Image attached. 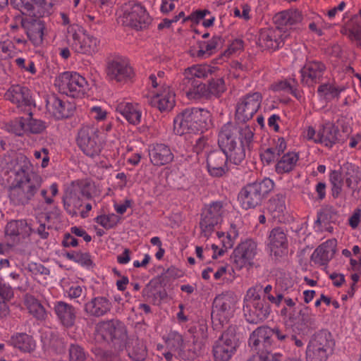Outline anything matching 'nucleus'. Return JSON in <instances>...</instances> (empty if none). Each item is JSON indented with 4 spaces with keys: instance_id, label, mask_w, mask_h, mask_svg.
Masks as SVG:
<instances>
[{
    "instance_id": "nucleus-1",
    "label": "nucleus",
    "mask_w": 361,
    "mask_h": 361,
    "mask_svg": "<svg viewBox=\"0 0 361 361\" xmlns=\"http://www.w3.org/2000/svg\"><path fill=\"white\" fill-rule=\"evenodd\" d=\"M302 20V13L298 10H286L278 13L274 17L276 27L263 28L259 32L258 45L268 50L279 49L290 37L295 30L293 27Z\"/></svg>"
},
{
    "instance_id": "nucleus-2",
    "label": "nucleus",
    "mask_w": 361,
    "mask_h": 361,
    "mask_svg": "<svg viewBox=\"0 0 361 361\" xmlns=\"http://www.w3.org/2000/svg\"><path fill=\"white\" fill-rule=\"evenodd\" d=\"M211 113L202 108H188L176 116L173 120V130L176 134L203 132L212 126Z\"/></svg>"
},
{
    "instance_id": "nucleus-3",
    "label": "nucleus",
    "mask_w": 361,
    "mask_h": 361,
    "mask_svg": "<svg viewBox=\"0 0 361 361\" xmlns=\"http://www.w3.org/2000/svg\"><path fill=\"white\" fill-rule=\"evenodd\" d=\"M94 338L98 343L111 345L116 349L122 350L128 338L126 327L118 319L100 321L95 325Z\"/></svg>"
},
{
    "instance_id": "nucleus-4",
    "label": "nucleus",
    "mask_w": 361,
    "mask_h": 361,
    "mask_svg": "<svg viewBox=\"0 0 361 361\" xmlns=\"http://www.w3.org/2000/svg\"><path fill=\"white\" fill-rule=\"evenodd\" d=\"M164 339L168 350L173 351L176 357L183 360H194L202 350L203 345L201 342L195 338L192 341L188 340L175 331H171Z\"/></svg>"
},
{
    "instance_id": "nucleus-5",
    "label": "nucleus",
    "mask_w": 361,
    "mask_h": 361,
    "mask_svg": "<svg viewBox=\"0 0 361 361\" xmlns=\"http://www.w3.org/2000/svg\"><path fill=\"white\" fill-rule=\"evenodd\" d=\"M274 186L270 178L262 181L249 183L245 185L238 194V200L245 209L255 208L259 205Z\"/></svg>"
},
{
    "instance_id": "nucleus-6",
    "label": "nucleus",
    "mask_w": 361,
    "mask_h": 361,
    "mask_svg": "<svg viewBox=\"0 0 361 361\" xmlns=\"http://www.w3.org/2000/svg\"><path fill=\"white\" fill-rule=\"evenodd\" d=\"M67 37L75 52L92 55L99 51L100 40L88 34L80 25L73 24L67 28Z\"/></svg>"
},
{
    "instance_id": "nucleus-7",
    "label": "nucleus",
    "mask_w": 361,
    "mask_h": 361,
    "mask_svg": "<svg viewBox=\"0 0 361 361\" xmlns=\"http://www.w3.org/2000/svg\"><path fill=\"white\" fill-rule=\"evenodd\" d=\"M227 202L217 201L207 205L201 214L200 227L203 236L209 238L222 221L223 216L231 209Z\"/></svg>"
},
{
    "instance_id": "nucleus-8",
    "label": "nucleus",
    "mask_w": 361,
    "mask_h": 361,
    "mask_svg": "<svg viewBox=\"0 0 361 361\" xmlns=\"http://www.w3.org/2000/svg\"><path fill=\"white\" fill-rule=\"evenodd\" d=\"M118 21L124 26L140 30L148 27L151 18L140 4L130 1L122 6Z\"/></svg>"
},
{
    "instance_id": "nucleus-9",
    "label": "nucleus",
    "mask_w": 361,
    "mask_h": 361,
    "mask_svg": "<svg viewBox=\"0 0 361 361\" xmlns=\"http://www.w3.org/2000/svg\"><path fill=\"white\" fill-rule=\"evenodd\" d=\"M59 91L73 98H81L87 93L89 85L86 79L76 72H63L55 80Z\"/></svg>"
},
{
    "instance_id": "nucleus-10",
    "label": "nucleus",
    "mask_w": 361,
    "mask_h": 361,
    "mask_svg": "<svg viewBox=\"0 0 361 361\" xmlns=\"http://www.w3.org/2000/svg\"><path fill=\"white\" fill-rule=\"evenodd\" d=\"M334 341L332 335L326 330L316 333L310 340L306 350L307 361H326L331 353Z\"/></svg>"
},
{
    "instance_id": "nucleus-11",
    "label": "nucleus",
    "mask_w": 361,
    "mask_h": 361,
    "mask_svg": "<svg viewBox=\"0 0 361 361\" xmlns=\"http://www.w3.org/2000/svg\"><path fill=\"white\" fill-rule=\"evenodd\" d=\"M43 179L14 180L9 188V198L15 205H26L34 198Z\"/></svg>"
},
{
    "instance_id": "nucleus-12",
    "label": "nucleus",
    "mask_w": 361,
    "mask_h": 361,
    "mask_svg": "<svg viewBox=\"0 0 361 361\" xmlns=\"http://www.w3.org/2000/svg\"><path fill=\"white\" fill-rule=\"evenodd\" d=\"M76 142L84 154L92 158L99 155L103 147L100 132L93 126L81 127L78 130Z\"/></svg>"
},
{
    "instance_id": "nucleus-13",
    "label": "nucleus",
    "mask_w": 361,
    "mask_h": 361,
    "mask_svg": "<svg viewBox=\"0 0 361 361\" xmlns=\"http://www.w3.org/2000/svg\"><path fill=\"white\" fill-rule=\"evenodd\" d=\"M262 99L259 92H250L240 97L235 108L236 119L243 123L251 119L260 108Z\"/></svg>"
},
{
    "instance_id": "nucleus-14",
    "label": "nucleus",
    "mask_w": 361,
    "mask_h": 361,
    "mask_svg": "<svg viewBox=\"0 0 361 361\" xmlns=\"http://www.w3.org/2000/svg\"><path fill=\"white\" fill-rule=\"evenodd\" d=\"M253 135L249 127L242 128L241 138H238V142L233 143L228 148L223 149L228 160L234 164H240L245 158L246 150H250L252 147Z\"/></svg>"
},
{
    "instance_id": "nucleus-15",
    "label": "nucleus",
    "mask_w": 361,
    "mask_h": 361,
    "mask_svg": "<svg viewBox=\"0 0 361 361\" xmlns=\"http://www.w3.org/2000/svg\"><path fill=\"white\" fill-rule=\"evenodd\" d=\"M238 343L234 329L229 328L221 337L216 341L213 347V355L215 361H228L235 351Z\"/></svg>"
},
{
    "instance_id": "nucleus-16",
    "label": "nucleus",
    "mask_w": 361,
    "mask_h": 361,
    "mask_svg": "<svg viewBox=\"0 0 361 361\" xmlns=\"http://www.w3.org/2000/svg\"><path fill=\"white\" fill-rule=\"evenodd\" d=\"M235 302L236 298L231 293L216 296L213 302L212 319L218 320L221 324L226 323L234 312Z\"/></svg>"
},
{
    "instance_id": "nucleus-17",
    "label": "nucleus",
    "mask_w": 361,
    "mask_h": 361,
    "mask_svg": "<svg viewBox=\"0 0 361 361\" xmlns=\"http://www.w3.org/2000/svg\"><path fill=\"white\" fill-rule=\"evenodd\" d=\"M90 193L86 191L85 185L73 183L69 187L63 197V206L67 212L75 216L82 206V197L90 198Z\"/></svg>"
},
{
    "instance_id": "nucleus-18",
    "label": "nucleus",
    "mask_w": 361,
    "mask_h": 361,
    "mask_svg": "<svg viewBox=\"0 0 361 361\" xmlns=\"http://www.w3.org/2000/svg\"><path fill=\"white\" fill-rule=\"evenodd\" d=\"M106 75L110 80L126 82L133 78L134 73L126 59L116 57L108 62Z\"/></svg>"
},
{
    "instance_id": "nucleus-19",
    "label": "nucleus",
    "mask_w": 361,
    "mask_h": 361,
    "mask_svg": "<svg viewBox=\"0 0 361 361\" xmlns=\"http://www.w3.org/2000/svg\"><path fill=\"white\" fill-rule=\"evenodd\" d=\"M257 254V244L252 240H247L239 244L231 255L233 263L237 269L250 266Z\"/></svg>"
},
{
    "instance_id": "nucleus-20",
    "label": "nucleus",
    "mask_w": 361,
    "mask_h": 361,
    "mask_svg": "<svg viewBox=\"0 0 361 361\" xmlns=\"http://www.w3.org/2000/svg\"><path fill=\"white\" fill-rule=\"evenodd\" d=\"M206 161L207 171L213 177H222L228 171V157L222 149L208 153Z\"/></svg>"
},
{
    "instance_id": "nucleus-21",
    "label": "nucleus",
    "mask_w": 361,
    "mask_h": 361,
    "mask_svg": "<svg viewBox=\"0 0 361 361\" xmlns=\"http://www.w3.org/2000/svg\"><path fill=\"white\" fill-rule=\"evenodd\" d=\"M297 310L289 315V321L294 330L303 332L315 324L314 315L307 306L300 305Z\"/></svg>"
},
{
    "instance_id": "nucleus-22",
    "label": "nucleus",
    "mask_w": 361,
    "mask_h": 361,
    "mask_svg": "<svg viewBox=\"0 0 361 361\" xmlns=\"http://www.w3.org/2000/svg\"><path fill=\"white\" fill-rule=\"evenodd\" d=\"M272 329L261 326L255 330L250 336L249 345L261 354L268 352L271 345Z\"/></svg>"
},
{
    "instance_id": "nucleus-23",
    "label": "nucleus",
    "mask_w": 361,
    "mask_h": 361,
    "mask_svg": "<svg viewBox=\"0 0 361 361\" xmlns=\"http://www.w3.org/2000/svg\"><path fill=\"white\" fill-rule=\"evenodd\" d=\"M5 97L22 111H26L27 108L32 105L29 89L20 85H12L6 92Z\"/></svg>"
},
{
    "instance_id": "nucleus-24",
    "label": "nucleus",
    "mask_w": 361,
    "mask_h": 361,
    "mask_svg": "<svg viewBox=\"0 0 361 361\" xmlns=\"http://www.w3.org/2000/svg\"><path fill=\"white\" fill-rule=\"evenodd\" d=\"M112 309V302L109 298L97 296L92 298L84 305L85 312L90 317H102L106 315Z\"/></svg>"
},
{
    "instance_id": "nucleus-25",
    "label": "nucleus",
    "mask_w": 361,
    "mask_h": 361,
    "mask_svg": "<svg viewBox=\"0 0 361 361\" xmlns=\"http://www.w3.org/2000/svg\"><path fill=\"white\" fill-rule=\"evenodd\" d=\"M148 156L154 166H163L171 162L173 154L170 147L163 143H153L148 146Z\"/></svg>"
},
{
    "instance_id": "nucleus-26",
    "label": "nucleus",
    "mask_w": 361,
    "mask_h": 361,
    "mask_svg": "<svg viewBox=\"0 0 361 361\" xmlns=\"http://www.w3.org/2000/svg\"><path fill=\"white\" fill-rule=\"evenodd\" d=\"M243 311L247 321L249 323L257 324L264 321L270 313V307L264 300L243 306Z\"/></svg>"
},
{
    "instance_id": "nucleus-27",
    "label": "nucleus",
    "mask_w": 361,
    "mask_h": 361,
    "mask_svg": "<svg viewBox=\"0 0 361 361\" xmlns=\"http://www.w3.org/2000/svg\"><path fill=\"white\" fill-rule=\"evenodd\" d=\"M325 71V66L318 61L307 63L300 70L301 82L312 86L319 82Z\"/></svg>"
},
{
    "instance_id": "nucleus-28",
    "label": "nucleus",
    "mask_w": 361,
    "mask_h": 361,
    "mask_svg": "<svg viewBox=\"0 0 361 361\" xmlns=\"http://www.w3.org/2000/svg\"><path fill=\"white\" fill-rule=\"evenodd\" d=\"M150 103L160 111H169L175 106V94L169 86H162L152 97Z\"/></svg>"
},
{
    "instance_id": "nucleus-29",
    "label": "nucleus",
    "mask_w": 361,
    "mask_h": 361,
    "mask_svg": "<svg viewBox=\"0 0 361 361\" xmlns=\"http://www.w3.org/2000/svg\"><path fill=\"white\" fill-rule=\"evenodd\" d=\"M45 128L46 125L44 121L32 118V114L29 113L27 118L22 117L16 121L14 131L18 135L26 133L39 134L42 133Z\"/></svg>"
},
{
    "instance_id": "nucleus-30",
    "label": "nucleus",
    "mask_w": 361,
    "mask_h": 361,
    "mask_svg": "<svg viewBox=\"0 0 361 361\" xmlns=\"http://www.w3.org/2000/svg\"><path fill=\"white\" fill-rule=\"evenodd\" d=\"M21 26L26 32L29 39L35 46L39 45L43 41L44 22L39 19L24 18L21 20Z\"/></svg>"
},
{
    "instance_id": "nucleus-31",
    "label": "nucleus",
    "mask_w": 361,
    "mask_h": 361,
    "mask_svg": "<svg viewBox=\"0 0 361 361\" xmlns=\"http://www.w3.org/2000/svg\"><path fill=\"white\" fill-rule=\"evenodd\" d=\"M47 108L56 119L69 117L75 109L73 104L63 101L55 96L51 97L47 100Z\"/></svg>"
},
{
    "instance_id": "nucleus-32",
    "label": "nucleus",
    "mask_w": 361,
    "mask_h": 361,
    "mask_svg": "<svg viewBox=\"0 0 361 361\" xmlns=\"http://www.w3.org/2000/svg\"><path fill=\"white\" fill-rule=\"evenodd\" d=\"M336 240H328L321 244L312 254L311 259L317 264L326 265L336 252Z\"/></svg>"
},
{
    "instance_id": "nucleus-33",
    "label": "nucleus",
    "mask_w": 361,
    "mask_h": 361,
    "mask_svg": "<svg viewBox=\"0 0 361 361\" xmlns=\"http://www.w3.org/2000/svg\"><path fill=\"white\" fill-rule=\"evenodd\" d=\"M241 138V128L228 123L222 126L219 133L218 144L221 149L228 148Z\"/></svg>"
},
{
    "instance_id": "nucleus-34",
    "label": "nucleus",
    "mask_w": 361,
    "mask_h": 361,
    "mask_svg": "<svg viewBox=\"0 0 361 361\" xmlns=\"http://www.w3.org/2000/svg\"><path fill=\"white\" fill-rule=\"evenodd\" d=\"M54 310L61 323L66 327L74 325L76 319L75 309L70 304L63 301H56Z\"/></svg>"
},
{
    "instance_id": "nucleus-35",
    "label": "nucleus",
    "mask_w": 361,
    "mask_h": 361,
    "mask_svg": "<svg viewBox=\"0 0 361 361\" xmlns=\"http://www.w3.org/2000/svg\"><path fill=\"white\" fill-rule=\"evenodd\" d=\"M270 252L275 256L281 255L287 249L288 240L284 230L275 228L271 230L269 236Z\"/></svg>"
},
{
    "instance_id": "nucleus-36",
    "label": "nucleus",
    "mask_w": 361,
    "mask_h": 361,
    "mask_svg": "<svg viewBox=\"0 0 361 361\" xmlns=\"http://www.w3.org/2000/svg\"><path fill=\"white\" fill-rule=\"evenodd\" d=\"M116 111L122 115L130 124L137 125L140 123L142 112L137 104L127 102L118 104Z\"/></svg>"
},
{
    "instance_id": "nucleus-37",
    "label": "nucleus",
    "mask_w": 361,
    "mask_h": 361,
    "mask_svg": "<svg viewBox=\"0 0 361 361\" xmlns=\"http://www.w3.org/2000/svg\"><path fill=\"white\" fill-rule=\"evenodd\" d=\"M18 166L15 172L14 180L42 179V176L34 171V166L30 159L22 156L18 159Z\"/></svg>"
},
{
    "instance_id": "nucleus-38",
    "label": "nucleus",
    "mask_w": 361,
    "mask_h": 361,
    "mask_svg": "<svg viewBox=\"0 0 361 361\" xmlns=\"http://www.w3.org/2000/svg\"><path fill=\"white\" fill-rule=\"evenodd\" d=\"M267 209L274 219L281 221L286 211L285 194L274 195L268 202Z\"/></svg>"
},
{
    "instance_id": "nucleus-39",
    "label": "nucleus",
    "mask_w": 361,
    "mask_h": 361,
    "mask_svg": "<svg viewBox=\"0 0 361 361\" xmlns=\"http://www.w3.org/2000/svg\"><path fill=\"white\" fill-rule=\"evenodd\" d=\"M340 173L344 180L346 186L355 190L361 180V173L360 169L355 165L347 164L341 168Z\"/></svg>"
},
{
    "instance_id": "nucleus-40",
    "label": "nucleus",
    "mask_w": 361,
    "mask_h": 361,
    "mask_svg": "<svg viewBox=\"0 0 361 361\" xmlns=\"http://www.w3.org/2000/svg\"><path fill=\"white\" fill-rule=\"evenodd\" d=\"M338 129L335 126L327 122L324 123L317 133V140L326 146L331 147L338 140Z\"/></svg>"
},
{
    "instance_id": "nucleus-41",
    "label": "nucleus",
    "mask_w": 361,
    "mask_h": 361,
    "mask_svg": "<svg viewBox=\"0 0 361 361\" xmlns=\"http://www.w3.org/2000/svg\"><path fill=\"white\" fill-rule=\"evenodd\" d=\"M11 344L25 353H30L35 349L36 344L32 337L25 333H17L11 336Z\"/></svg>"
},
{
    "instance_id": "nucleus-42",
    "label": "nucleus",
    "mask_w": 361,
    "mask_h": 361,
    "mask_svg": "<svg viewBox=\"0 0 361 361\" xmlns=\"http://www.w3.org/2000/svg\"><path fill=\"white\" fill-rule=\"evenodd\" d=\"M24 303L29 312L38 320H44L47 317V312L40 302L30 294H26L24 297Z\"/></svg>"
},
{
    "instance_id": "nucleus-43",
    "label": "nucleus",
    "mask_w": 361,
    "mask_h": 361,
    "mask_svg": "<svg viewBox=\"0 0 361 361\" xmlns=\"http://www.w3.org/2000/svg\"><path fill=\"white\" fill-rule=\"evenodd\" d=\"M298 159V154L295 152H288L284 154L276 164V171L278 173L291 171L296 166Z\"/></svg>"
},
{
    "instance_id": "nucleus-44",
    "label": "nucleus",
    "mask_w": 361,
    "mask_h": 361,
    "mask_svg": "<svg viewBox=\"0 0 361 361\" xmlns=\"http://www.w3.org/2000/svg\"><path fill=\"white\" fill-rule=\"evenodd\" d=\"M58 2L59 0H35L30 16L38 19L49 16L52 13L53 6Z\"/></svg>"
},
{
    "instance_id": "nucleus-45",
    "label": "nucleus",
    "mask_w": 361,
    "mask_h": 361,
    "mask_svg": "<svg viewBox=\"0 0 361 361\" xmlns=\"http://www.w3.org/2000/svg\"><path fill=\"white\" fill-rule=\"evenodd\" d=\"M212 73V68L207 65H196L192 66L185 70L184 80L190 84L195 78H205Z\"/></svg>"
},
{
    "instance_id": "nucleus-46",
    "label": "nucleus",
    "mask_w": 361,
    "mask_h": 361,
    "mask_svg": "<svg viewBox=\"0 0 361 361\" xmlns=\"http://www.w3.org/2000/svg\"><path fill=\"white\" fill-rule=\"evenodd\" d=\"M190 83L189 90L186 92V95L190 99H209V92L207 86L198 81L192 80Z\"/></svg>"
},
{
    "instance_id": "nucleus-47",
    "label": "nucleus",
    "mask_w": 361,
    "mask_h": 361,
    "mask_svg": "<svg viewBox=\"0 0 361 361\" xmlns=\"http://www.w3.org/2000/svg\"><path fill=\"white\" fill-rule=\"evenodd\" d=\"M345 89L344 86L336 87L331 84L325 83L318 87L317 92L324 99L331 100L334 98H338L340 93L344 91Z\"/></svg>"
},
{
    "instance_id": "nucleus-48",
    "label": "nucleus",
    "mask_w": 361,
    "mask_h": 361,
    "mask_svg": "<svg viewBox=\"0 0 361 361\" xmlns=\"http://www.w3.org/2000/svg\"><path fill=\"white\" fill-rule=\"evenodd\" d=\"M219 39L218 37H212L207 42H200L197 56L202 59L210 56L216 49Z\"/></svg>"
},
{
    "instance_id": "nucleus-49",
    "label": "nucleus",
    "mask_w": 361,
    "mask_h": 361,
    "mask_svg": "<svg viewBox=\"0 0 361 361\" xmlns=\"http://www.w3.org/2000/svg\"><path fill=\"white\" fill-rule=\"evenodd\" d=\"M89 354L80 345L71 344L68 348V361H91Z\"/></svg>"
},
{
    "instance_id": "nucleus-50",
    "label": "nucleus",
    "mask_w": 361,
    "mask_h": 361,
    "mask_svg": "<svg viewBox=\"0 0 361 361\" xmlns=\"http://www.w3.org/2000/svg\"><path fill=\"white\" fill-rule=\"evenodd\" d=\"M329 181L331 185V194L334 198H338L342 192L344 180L338 171H333L329 175Z\"/></svg>"
},
{
    "instance_id": "nucleus-51",
    "label": "nucleus",
    "mask_w": 361,
    "mask_h": 361,
    "mask_svg": "<svg viewBox=\"0 0 361 361\" xmlns=\"http://www.w3.org/2000/svg\"><path fill=\"white\" fill-rule=\"evenodd\" d=\"M207 86L209 98L212 96L219 97L226 90L224 81L222 78L213 79Z\"/></svg>"
},
{
    "instance_id": "nucleus-52",
    "label": "nucleus",
    "mask_w": 361,
    "mask_h": 361,
    "mask_svg": "<svg viewBox=\"0 0 361 361\" xmlns=\"http://www.w3.org/2000/svg\"><path fill=\"white\" fill-rule=\"evenodd\" d=\"M262 288V287L261 286L250 288L244 298L245 304L243 306H249L250 304H254L262 300L259 293Z\"/></svg>"
},
{
    "instance_id": "nucleus-53",
    "label": "nucleus",
    "mask_w": 361,
    "mask_h": 361,
    "mask_svg": "<svg viewBox=\"0 0 361 361\" xmlns=\"http://www.w3.org/2000/svg\"><path fill=\"white\" fill-rule=\"evenodd\" d=\"M35 0H11V4L13 8L19 10L23 14L31 15L32 5Z\"/></svg>"
},
{
    "instance_id": "nucleus-54",
    "label": "nucleus",
    "mask_w": 361,
    "mask_h": 361,
    "mask_svg": "<svg viewBox=\"0 0 361 361\" xmlns=\"http://www.w3.org/2000/svg\"><path fill=\"white\" fill-rule=\"evenodd\" d=\"M96 222L106 229L115 226L118 222V216L114 214L100 215L96 218Z\"/></svg>"
},
{
    "instance_id": "nucleus-55",
    "label": "nucleus",
    "mask_w": 361,
    "mask_h": 361,
    "mask_svg": "<svg viewBox=\"0 0 361 361\" xmlns=\"http://www.w3.org/2000/svg\"><path fill=\"white\" fill-rule=\"evenodd\" d=\"M9 276L16 282V283L15 284V288L23 292L27 290L29 286L27 277L21 276L19 274L16 272H11L9 274Z\"/></svg>"
},
{
    "instance_id": "nucleus-56",
    "label": "nucleus",
    "mask_w": 361,
    "mask_h": 361,
    "mask_svg": "<svg viewBox=\"0 0 361 361\" xmlns=\"http://www.w3.org/2000/svg\"><path fill=\"white\" fill-rule=\"evenodd\" d=\"M67 295L71 299H84L86 296V288L79 285H73L67 290Z\"/></svg>"
},
{
    "instance_id": "nucleus-57",
    "label": "nucleus",
    "mask_w": 361,
    "mask_h": 361,
    "mask_svg": "<svg viewBox=\"0 0 361 361\" xmlns=\"http://www.w3.org/2000/svg\"><path fill=\"white\" fill-rule=\"evenodd\" d=\"M281 355L279 353H267L266 354H260L257 355H254L247 361H281Z\"/></svg>"
},
{
    "instance_id": "nucleus-58",
    "label": "nucleus",
    "mask_w": 361,
    "mask_h": 361,
    "mask_svg": "<svg viewBox=\"0 0 361 361\" xmlns=\"http://www.w3.org/2000/svg\"><path fill=\"white\" fill-rule=\"evenodd\" d=\"M49 189L51 194V196L47 195V189H42L40 191V195L44 199V201L47 204H51L54 202L53 197H55L59 192L58 185L56 183H52L50 185Z\"/></svg>"
},
{
    "instance_id": "nucleus-59",
    "label": "nucleus",
    "mask_w": 361,
    "mask_h": 361,
    "mask_svg": "<svg viewBox=\"0 0 361 361\" xmlns=\"http://www.w3.org/2000/svg\"><path fill=\"white\" fill-rule=\"evenodd\" d=\"M27 270L33 274L49 275L50 271L43 264L36 262H30L27 265Z\"/></svg>"
},
{
    "instance_id": "nucleus-60",
    "label": "nucleus",
    "mask_w": 361,
    "mask_h": 361,
    "mask_svg": "<svg viewBox=\"0 0 361 361\" xmlns=\"http://www.w3.org/2000/svg\"><path fill=\"white\" fill-rule=\"evenodd\" d=\"M147 356L146 348L144 345L135 346L133 351L130 353V357L136 361H142Z\"/></svg>"
},
{
    "instance_id": "nucleus-61",
    "label": "nucleus",
    "mask_w": 361,
    "mask_h": 361,
    "mask_svg": "<svg viewBox=\"0 0 361 361\" xmlns=\"http://www.w3.org/2000/svg\"><path fill=\"white\" fill-rule=\"evenodd\" d=\"M13 296V290L10 285L5 283H0V299L8 302Z\"/></svg>"
},
{
    "instance_id": "nucleus-62",
    "label": "nucleus",
    "mask_w": 361,
    "mask_h": 361,
    "mask_svg": "<svg viewBox=\"0 0 361 361\" xmlns=\"http://www.w3.org/2000/svg\"><path fill=\"white\" fill-rule=\"evenodd\" d=\"M243 49V42L241 39H237L233 40L229 45L228 49L224 51V55L229 57L231 55L242 50Z\"/></svg>"
},
{
    "instance_id": "nucleus-63",
    "label": "nucleus",
    "mask_w": 361,
    "mask_h": 361,
    "mask_svg": "<svg viewBox=\"0 0 361 361\" xmlns=\"http://www.w3.org/2000/svg\"><path fill=\"white\" fill-rule=\"evenodd\" d=\"M34 157L36 159H42L41 166L45 168L48 166L49 161V150L47 148H42L41 150L34 152Z\"/></svg>"
},
{
    "instance_id": "nucleus-64",
    "label": "nucleus",
    "mask_w": 361,
    "mask_h": 361,
    "mask_svg": "<svg viewBox=\"0 0 361 361\" xmlns=\"http://www.w3.org/2000/svg\"><path fill=\"white\" fill-rule=\"evenodd\" d=\"M271 89L274 92L284 91L286 92L293 93L294 89L287 81H280L273 84Z\"/></svg>"
}]
</instances>
